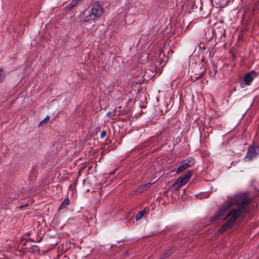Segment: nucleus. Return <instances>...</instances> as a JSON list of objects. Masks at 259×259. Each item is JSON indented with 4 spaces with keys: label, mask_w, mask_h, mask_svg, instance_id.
<instances>
[{
    "label": "nucleus",
    "mask_w": 259,
    "mask_h": 259,
    "mask_svg": "<svg viewBox=\"0 0 259 259\" xmlns=\"http://www.w3.org/2000/svg\"><path fill=\"white\" fill-rule=\"evenodd\" d=\"M49 119V117L48 116H47L42 121H41L40 122V124H41L42 122H45L46 121L48 120Z\"/></svg>",
    "instance_id": "obj_21"
},
{
    "label": "nucleus",
    "mask_w": 259,
    "mask_h": 259,
    "mask_svg": "<svg viewBox=\"0 0 259 259\" xmlns=\"http://www.w3.org/2000/svg\"><path fill=\"white\" fill-rule=\"evenodd\" d=\"M194 163V160L192 158L183 160L180 166L178 167L176 172L177 173H180L190 166L193 165Z\"/></svg>",
    "instance_id": "obj_3"
},
{
    "label": "nucleus",
    "mask_w": 259,
    "mask_h": 259,
    "mask_svg": "<svg viewBox=\"0 0 259 259\" xmlns=\"http://www.w3.org/2000/svg\"><path fill=\"white\" fill-rule=\"evenodd\" d=\"M172 252V249H169L166 251L165 252L163 253L160 256L161 259H164L168 256L170 255Z\"/></svg>",
    "instance_id": "obj_12"
},
{
    "label": "nucleus",
    "mask_w": 259,
    "mask_h": 259,
    "mask_svg": "<svg viewBox=\"0 0 259 259\" xmlns=\"http://www.w3.org/2000/svg\"><path fill=\"white\" fill-rule=\"evenodd\" d=\"M188 62L189 68L193 69V65L194 64V57L193 56V55H191L189 57Z\"/></svg>",
    "instance_id": "obj_9"
},
{
    "label": "nucleus",
    "mask_w": 259,
    "mask_h": 259,
    "mask_svg": "<svg viewBox=\"0 0 259 259\" xmlns=\"http://www.w3.org/2000/svg\"><path fill=\"white\" fill-rule=\"evenodd\" d=\"M12 198H13V199H16V197H12Z\"/></svg>",
    "instance_id": "obj_25"
},
{
    "label": "nucleus",
    "mask_w": 259,
    "mask_h": 259,
    "mask_svg": "<svg viewBox=\"0 0 259 259\" xmlns=\"http://www.w3.org/2000/svg\"><path fill=\"white\" fill-rule=\"evenodd\" d=\"M145 213H146V208L144 209L139 211V212L136 215V217H135L136 220V221L140 220L143 217V215Z\"/></svg>",
    "instance_id": "obj_10"
},
{
    "label": "nucleus",
    "mask_w": 259,
    "mask_h": 259,
    "mask_svg": "<svg viewBox=\"0 0 259 259\" xmlns=\"http://www.w3.org/2000/svg\"><path fill=\"white\" fill-rule=\"evenodd\" d=\"M76 5V2H74L73 0L67 6L66 8L68 9L72 8L74 6Z\"/></svg>",
    "instance_id": "obj_16"
},
{
    "label": "nucleus",
    "mask_w": 259,
    "mask_h": 259,
    "mask_svg": "<svg viewBox=\"0 0 259 259\" xmlns=\"http://www.w3.org/2000/svg\"><path fill=\"white\" fill-rule=\"evenodd\" d=\"M259 153V146H250L248 149L246 156V158L251 160Z\"/></svg>",
    "instance_id": "obj_5"
},
{
    "label": "nucleus",
    "mask_w": 259,
    "mask_h": 259,
    "mask_svg": "<svg viewBox=\"0 0 259 259\" xmlns=\"http://www.w3.org/2000/svg\"><path fill=\"white\" fill-rule=\"evenodd\" d=\"M27 205H28V204L26 203V204H25L24 205H22L20 206V208H22L23 207L27 206Z\"/></svg>",
    "instance_id": "obj_23"
},
{
    "label": "nucleus",
    "mask_w": 259,
    "mask_h": 259,
    "mask_svg": "<svg viewBox=\"0 0 259 259\" xmlns=\"http://www.w3.org/2000/svg\"><path fill=\"white\" fill-rule=\"evenodd\" d=\"M31 190L30 188H29L28 189H26L24 190V192H22V193L24 194V197H27L29 195L30 191Z\"/></svg>",
    "instance_id": "obj_18"
},
{
    "label": "nucleus",
    "mask_w": 259,
    "mask_h": 259,
    "mask_svg": "<svg viewBox=\"0 0 259 259\" xmlns=\"http://www.w3.org/2000/svg\"><path fill=\"white\" fill-rule=\"evenodd\" d=\"M95 19H96L95 17L93 15L92 13H91L85 17L84 21H89L95 20Z\"/></svg>",
    "instance_id": "obj_13"
},
{
    "label": "nucleus",
    "mask_w": 259,
    "mask_h": 259,
    "mask_svg": "<svg viewBox=\"0 0 259 259\" xmlns=\"http://www.w3.org/2000/svg\"><path fill=\"white\" fill-rule=\"evenodd\" d=\"M107 133L105 131H102L100 134V138H104L106 137Z\"/></svg>",
    "instance_id": "obj_20"
},
{
    "label": "nucleus",
    "mask_w": 259,
    "mask_h": 259,
    "mask_svg": "<svg viewBox=\"0 0 259 259\" xmlns=\"http://www.w3.org/2000/svg\"><path fill=\"white\" fill-rule=\"evenodd\" d=\"M145 190V189L144 188V187H143V186L142 185H141L140 186H139L137 189L136 193H138V194H140V193H141L142 192H143Z\"/></svg>",
    "instance_id": "obj_17"
},
{
    "label": "nucleus",
    "mask_w": 259,
    "mask_h": 259,
    "mask_svg": "<svg viewBox=\"0 0 259 259\" xmlns=\"http://www.w3.org/2000/svg\"><path fill=\"white\" fill-rule=\"evenodd\" d=\"M250 201L251 199L247 193H239L230 197L211 219V222H213L219 218L223 217L229 209H231L225 218L227 220L226 223L219 229V232L224 233L234 223L237 219L246 212Z\"/></svg>",
    "instance_id": "obj_1"
},
{
    "label": "nucleus",
    "mask_w": 259,
    "mask_h": 259,
    "mask_svg": "<svg viewBox=\"0 0 259 259\" xmlns=\"http://www.w3.org/2000/svg\"><path fill=\"white\" fill-rule=\"evenodd\" d=\"M92 13L96 18L100 17L103 13L102 6L98 2H95L93 4Z\"/></svg>",
    "instance_id": "obj_4"
},
{
    "label": "nucleus",
    "mask_w": 259,
    "mask_h": 259,
    "mask_svg": "<svg viewBox=\"0 0 259 259\" xmlns=\"http://www.w3.org/2000/svg\"><path fill=\"white\" fill-rule=\"evenodd\" d=\"M213 71H214V74H215L217 72V67L215 66V65H213Z\"/></svg>",
    "instance_id": "obj_22"
},
{
    "label": "nucleus",
    "mask_w": 259,
    "mask_h": 259,
    "mask_svg": "<svg viewBox=\"0 0 259 259\" xmlns=\"http://www.w3.org/2000/svg\"><path fill=\"white\" fill-rule=\"evenodd\" d=\"M110 114V112H108L107 113V115H109Z\"/></svg>",
    "instance_id": "obj_24"
},
{
    "label": "nucleus",
    "mask_w": 259,
    "mask_h": 259,
    "mask_svg": "<svg viewBox=\"0 0 259 259\" xmlns=\"http://www.w3.org/2000/svg\"><path fill=\"white\" fill-rule=\"evenodd\" d=\"M195 9H197V7L195 8ZM202 8L201 6H200L198 11L195 10V18L197 17V18H199L203 17V13H202Z\"/></svg>",
    "instance_id": "obj_8"
},
{
    "label": "nucleus",
    "mask_w": 259,
    "mask_h": 259,
    "mask_svg": "<svg viewBox=\"0 0 259 259\" xmlns=\"http://www.w3.org/2000/svg\"><path fill=\"white\" fill-rule=\"evenodd\" d=\"M253 72H248L246 73L244 78V81L246 85H250L253 79V77L252 75Z\"/></svg>",
    "instance_id": "obj_6"
},
{
    "label": "nucleus",
    "mask_w": 259,
    "mask_h": 259,
    "mask_svg": "<svg viewBox=\"0 0 259 259\" xmlns=\"http://www.w3.org/2000/svg\"><path fill=\"white\" fill-rule=\"evenodd\" d=\"M172 252V249H169L166 251L165 252L163 253L160 256L161 259H164L168 256L170 255Z\"/></svg>",
    "instance_id": "obj_11"
},
{
    "label": "nucleus",
    "mask_w": 259,
    "mask_h": 259,
    "mask_svg": "<svg viewBox=\"0 0 259 259\" xmlns=\"http://www.w3.org/2000/svg\"><path fill=\"white\" fill-rule=\"evenodd\" d=\"M152 183L149 182V183H147V184L143 185V186L144 187V188L145 190H146L147 189L149 188L152 185Z\"/></svg>",
    "instance_id": "obj_19"
},
{
    "label": "nucleus",
    "mask_w": 259,
    "mask_h": 259,
    "mask_svg": "<svg viewBox=\"0 0 259 259\" xmlns=\"http://www.w3.org/2000/svg\"><path fill=\"white\" fill-rule=\"evenodd\" d=\"M192 176L191 172H188L187 174L179 177L176 181L172 184L171 187L174 190H178L180 187L186 184Z\"/></svg>",
    "instance_id": "obj_2"
},
{
    "label": "nucleus",
    "mask_w": 259,
    "mask_h": 259,
    "mask_svg": "<svg viewBox=\"0 0 259 259\" xmlns=\"http://www.w3.org/2000/svg\"><path fill=\"white\" fill-rule=\"evenodd\" d=\"M70 203V200L69 198H65L63 201L62 202L61 205L60 206L59 209L61 210L65 208L67 205H68Z\"/></svg>",
    "instance_id": "obj_7"
},
{
    "label": "nucleus",
    "mask_w": 259,
    "mask_h": 259,
    "mask_svg": "<svg viewBox=\"0 0 259 259\" xmlns=\"http://www.w3.org/2000/svg\"><path fill=\"white\" fill-rule=\"evenodd\" d=\"M252 11L253 13L259 12V0L254 4Z\"/></svg>",
    "instance_id": "obj_15"
},
{
    "label": "nucleus",
    "mask_w": 259,
    "mask_h": 259,
    "mask_svg": "<svg viewBox=\"0 0 259 259\" xmlns=\"http://www.w3.org/2000/svg\"><path fill=\"white\" fill-rule=\"evenodd\" d=\"M6 74L3 69L0 68V83L2 82L5 78Z\"/></svg>",
    "instance_id": "obj_14"
}]
</instances>
